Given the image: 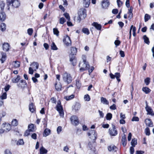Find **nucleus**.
I'll use <instances>...</instances> for the list:
<instances>
[{"mask_svg": "<svg viewBox=\"0 0 154 154\" xmlns=\"http://www.w3.org/2000/svg\"><path fill=\"white\" fill-rule=\"evenodd\" d=\"M116 78L117 80L119 82H120V79H119V78L120 77V73L119 72H116Z\"/></svg>", "mask_w": 154, "mask_h": 154, "instance_id": "obj_48", "label": "nucleus"}, {"mask_svg": "<svg viewBox=\"0 0 154 154\" xmlns=\"http://www.w3.org/2000/svg\"><path fill=\"white\" fill-rule=\"evenodd\" d=\"M2 57L0 59L2 63H3L6 60V55L5 53L2 52L1 53Z\"/></svg>", "mask_w": 154, "mask_h": 154, "instance_id": "obj_19", "label": "nucleus"}, {"mask_svg": "<svg viewBox=\"0 0 154 154\" xmlns=\"http://www.w3.org/2000/svg\"><path fill=\"white\" fill-rule=\"evenodd\" d=\"M88 136H90L91 135H93L94 137H90V138L93 140H95L97 137V134L96 133L95 131L94 130H91L89 131L88 133Z\"/></svg>", "mask_w": 154, "mask_h": 154, "instance_id": "obj_10", "label": "nucleus"}, {"mask_svg": "<svg viewBox=\"0 0 154 154\" xmlns=\"http://www.w3.org/2000/svg\"><path fill=\"white\" fill-rule=\"evenodd\" d=\"M63 41L64 44L67 46H69L71 45V39L70 37L67 35H66L64 37Z\"/></svg>", "mask_w": 154, "mask_h": 154, "instance_id": "obj_8", "label": "nucleus"}, {"mask_svg": "<svg viewBox=\"0 0 154 154\" xmlns=\"http://www.w3.org/2000/svg\"><path fill=\"white\" fill-rule=\"evenodd\" d=\"M76 85L78 88H79L81 85L80 81L79 79H76Z\"/></svg>", "mask_w": 154, "mask_h": 154, "instance_id": "obj_45", "label": "nucleus"}, {"mask_svg": "<svg viewBox=\"0 0 154 154\" xmlns=\"http://www.w3.org/2000/svg\"><path fill=\"white\" fill-rule=\"evenodd\" d=\"M2 127L5 128L3 129L4 131L8 132L11 129V125L8 123H3L2 125Z\"/></svg>", "mask_w": 154, "mask_h": 154, "instance_id": "obj_12", "label": "nucleus"}, {"mask_svg": "<svg viewBox=\"0 0 154 154\" xmlns=\"http://www.w3.org/2000/svg\"><path fill=\"white\" fill-rule=\"evenodd\" d=\"M7 8L10 11L14 8H18L20 5V2L18 0H6Z\"/></svg>", "mask_w": 154, "mask_h": 154, "instance_id": "obj_2", "label": "nucleus"}, {"mask_svg": "<svg viewBox=\"0 0 154 154\" xmlns=\"http://www.w3.org/2000/svg\"><path fill=\"white\" fill-rule=\"evenodd\" d=\"M56 110L59 112L60 115L61 117H63L64 116V112L63 107L61 105V102L60 100H58L57 104L56 106Z\"/></svg>", "mask_w": 154, "mask_h": 154, "instance_id": "obj_6", "label": "nucleus"}, {"mask_svg": "<svg viewBox=\"0 0 154 154\" xmlns=\"http://www.w3.org/2000/svg\"><path fill=\"white\" fill-rule=\"evenodd\" d=\"M51 130L50 129L48 128L45 129L44 132L43 134V136L46 137L49 135L50 133Z\"/></svg>", "mask_w": 154, "mask_h": 154, "instance_id": "obj_25", "label": "nucleus"}, {"mask_svg": "<svg viewBox=\"0 0 154 154\" xmlns=\"http://www.w3.org/2000/svg\"><path fill=\"white\" fill-rule=\"evenodd\" d=\"M55 87L56 89L58 91H60L61 90L62 86L60 84H56L55 85Z\"/></svg>", "mask_w": 154, "mask_h": 154, "instance_id": "obj_39", "label": "nucleus"}, {"mask_svg": "<svg viewBox=\"0 0 154 154\" xmlns=\"http://www.w3.org/2000/svg\"><path fill=\"white\" fill-rule=\"evenodd\" d=\"M71 123L73 125H77L79 123L78 120V118L77 116H72L70 119Z\"/></svg>", "mask_w": 154, "mask_h": 154, "instance_id": "obj_9", "label": "nucleus"}, {"mask_svg": "<svg viewBox=\"0 0 154 154\" xmlns=\"http://www.w3.org/2000/svg\"><path fill=\"white\" fill-rule=\"evenodd\" d=\"M51 49L53 50H57L58 48L54 42H53L51 45Z\"/></svg>", "mask_w": 154, "mask_h": 154, "instance_id": "obj_34", "label": "nucleus"}, {"mask_svg": "<svg viewBox=\"0 0 154 154\" xmlns=\"http://www.w3.org/2000/svg\"><path fill=\"white\" fill-rule=\"evenodd\" d=\"M146 106L145 109L146 111L147 112V114L151 115L152 116H154V113L151 108L149 106L147 102H146Z\"/></svg>", "mask_w": 154, "mask_h": 154, "instance_id": "obj_11", "label": "nucleus"}, {"mask_svg": "<svg viewBox=\"0 0 154 154\" xmlns=\"http://www.w3.org/2000/svg\"><path fill=\"white\" fill-rule=\"evenodd\" d=\"M12 65H13V67L14 69H16L20 67V63L18 61H15L12 62Z\"/></svg>", "mask_w": 154, "mask_h": 154, "instance_id": "obj_20", "label": "nucleus"}, {"mask_svg": "<svg viewBox=\"0 0 154 154\" xmlns=\"http://www.w3.org/2000/svg\"><path fill=\"white\" fill-rule=\"evenodd\" d=\"M40 154H46L48 150L43 146L41 147L40 149Z\"/></svg>", "mask_w": 154, "mask_h": 154, "instance_id": "obj_26", "label": "nucleus"}, {"mask_svg": "<svg viewBox=\"0 0 154 154\" xmlns=\"http://www.w3.org/2000/svg\"><path fill=\"white\" fill-rule=\"evenodd\" d=\"M78 14H80L84 19L86 16V10L84 8H81L78 12Z\"/></svg>", "mask_w": 154, "mask_h": 154, "instance_id": "obj_13", "label": "nucleus"}, {"mask_svg": "<svg viewBox=\"0 0 154 154\" xmlns=\"http://www.w3.org/2000/svg\"><path fill=\"white\" fill-rule=\"evenodd\" d=\"M137 140L136 139L134 138L132 140L131 144L132 146L134 147H135V145L137 144Z\"/></svg>", "mask_w": 154, "mask_h": 154, "instance_id": "obj_37", "label": "nucleus"}, {"mask_svg": "<svg viewBox=\"0 0 154 154\" xmlns=\"http://www.w3.org/2000/svg\"><path fill=\"white\" fill-rule=\"evenodd\" d=\"M117 2L119 7H120L122 4V3L120 0H117Z\"/></svg>", "mask_w": 154, "mask_h": 154, "instance_id": "obj_61", "label": "nucleus"}, {"mask_svg": "<svg viewBox=\"0 0 154 154\" xmlns=\"http://www.w3.org/2000/svg\"><path fill=\"white\" fill-rule=\"evenodd\" d=\"M132 121H137L138 122L139 121V118L137 117L134 116L131 119Z\"/></svg>", "mask_w": 154, "mask_h": 154, "instance_id": "obj_56", "label": "nucleus"}, {"mask_svg": "<svg viewBox=\"0 0 154 154\" xmlns=\"http://www.w3.org/2000/svg\"><path fill=\"white\" fill-rule=\"evenodd\" d=\"M31 137L33 139L36 140L37 139V134L35 133H33L31 135Z\"/></svg>", "mask_w": 154, "mask_h": 154, "instance_id": "obj_60", "label": "nucleus"}, {"mask_svg": "<svg viewBox=\"0 0 154 154\" xmlns=\"http://www.w3.org/2000/svg\"><path fill=\"white\" fill-rule=\"evenodd\" d=\"M101 102L103 104L106 105H108L109 102L105 98L101 97L100 98Z\"/></svg>", "mask_w": 154, "mask_h": 154, "instance_id": "obj_23", "label": "nucleus"}, {"mask_svg": "<svg viewBox=\"0 0 154 154\" xmlns=\"http://www.w3.org/2000/svg\"><path fill=\"white\" fill-rule=\"evenodd\" d=\"M28 130L31 132H33L34 130L33 124H31L29 125L28 126Z\"/></svg>", "mask_w": 154, "mask_h": 154, "instance_id": "obj_40", "label": "nucleus"}, {"mask_svg": "<svg viewBox=\"0 0 154 154\" xmlns=\"http://www.w3.org/2000/svg\"><path fill=\"white\" fill-rule=\"evenodd\" d=\"M110 109L112 110H114L116 109V105L113 104L112 105L110 106Z\"/></svg>", "mask_w": 154, "mask_h": 154, "instance_id": "obj_58", "label": "nucleus"}, {"mask_svg": "<svg viewBox=\"0 0 154 154\" xmlns=\"http://www.w3.org/2000/svg\"><path fill=\"white\" fill-rule=\"evenodd\" d=\"M63 15L69 21L70 20V17L69 14L65 13Z\"/></svg>", "mask_w": 154, "mask_h": 154, "instance_id": "obj_50", "label": "nucleus"}, {"mask_svg": "<svg viewBox=\"0 0 154 154\" xmlns=\"http://www.w3.org/2000/svg\"><path fill=\"white\" fill-rule=\"evenodd\" d=\"M6 17V15L5 13L1 12L0 13V20L3 21H4Z\"/></svg>", "mask_w": 154, "mask_h": 154, "instance_id": "obj_24", "label": "nucleus"}, {"mask_svg": "<svg viewBox=\"0 0 154 154\" xmlns=\"http://www.w3.org/2000/svg\"><path fill=\"white\" fill-rule=\"evenodd\" d=\"M7 94L6 92L3 93L2 95L0 97V100L6 99L7 98Z\"/></svg>", "mask_w": 154, "mask_h": 154, "instance_id": "obj_38", "label": "nucleus"}, {"mask_svg": "<svg viewBox=\"0 0 154 154\" xmlns=\"http://www.w3.org/2000/svg\"><path fill=\"white\" fill-rule=\"evenodd\" d=\"M83 4L85 7H88L90 3V0H83Z\"/></svg>", "mask_w": 154, "mask_h": 154, "instance_id": "obj_28", "label": "nucleus"}, {"mask_svg": "<svg viewBox=\"0 0 154 154\" xmlns=\"http://www.w3.org/2000/svg\"><path fill=\"white\" fill-rule=\"evenodd\" d=\"M66 22V20L63 17L60 18V23L61 24H63Z\"/></svg>", "mask_w": 154, "mask_h": 154, "instance_id": "obj_53", "label": "nucleus"}, {"mask_svg": "<svg viewBox=\"0 0 154 154\" xmlns=\"http://www.w3.org/2000/svg\"><path fill=\"white\" fill-rule=\"evenodd\" d=\"M82 32L85 34L87 35H89L90 33L89 29L87 28H83L82 29Z\"/></svg>", "mask_w": 154, "mask_h": 154, "instance_id": "obj_35", "label": "nucleus"}, {"mask_svg": "<svg viewBox=\"0 0 154 154\" xmlns=\"http://www.w3.org/2000/svg\"><path fill=\"white\" fill-rule=\"evenodd\" d=\"M33 30L32 28H29L27 30V33L29 35H32Z\"/></svg>", "mask_w": 154, "mask_h": 154, "instance_id": "obj_52", "label": "nucleus"}, {"mask_svg": "<svg viewBox=\"0 0 154 154\" xmlns=\"http://www.w3.org/2000/svg\"><path fill=\"white\" fill-rule=\"evenodd\" d=\"M151 18L150 15L148 14H146L144 16V20L145 22L147 21Z\"/></svg>", "mask_w": 154, "mask_h": 154, "instance_id": "obj_41", "label": "nucleus"}, {"mask_svg": "<svg viewBox=\"0 0 154 154\" xmlns=\"http://www.w3.org/2000/svg\"><path fill=\"white\" fill-rule=\"evenodd\" d=\"M130 151L131 154H134V149L133 146H131L130 147Z\"/></svg>", "mask_w": 154, "mask_h": 154, "instance_id": "obj_59", "label": "nucleus"}, {"mask_svg": "<svg viewBox=\"0 0 154 154\" xmlns=\"http://www.w3.org/2000/svg\"><path fill=\"white\" fill-rule=\"evenodd\" d=\"M112 117V115L111 113H107L106 115V119L107 120H110L111 119Z\"/></svg>", "mask_w": 154, "mask_h": 154, "instance_id": "obj_43", "label": "nucleus"}, {"mask_svg": "<svg viewBox=\"0 0 154 154\" xmlns=\"http://www.w3.org/2000/svg\"><path fill=\"white\" fill-rule=\"evenodd\" d=\"M145 122L146 126L149 127H152L153 126L152 122L150 119H146Z\"/></svg>", "mask_w": 154, "mask_h": 154, "instance_id": "obj_15", "label": "nucleus"}, {"mask_svg": "<svg viewBox=\"0 0 154 154\" xmlns=\"http://www.w3.org/2000/svg\"><path fill=\"white\" fill-rule=\"evenodd\" d=\"M18 124V122L16 119H14L11 122V125L13 126H17Z\"/></svg>", "mask_w": 154, "mask_h": 154, "instance_id": "obj_36", "label": "nucleus"}, {"mask_svg": "<svg viewBox=\"0 0 154 154\" xmlns=\"http://www.w3.org/2000/svg\"><path fill=\"white\" fill-rule=\"evenodd\" d=\"M112 13L114 14H116L118 12V10L117 9H113L112 11Z\"/></svg>", "mask_w": 154, "mask_h": 154, "instance_id": "obj_62", "label": "nucleus"}, {"mask_svg": "<svg viewBox=\"0 0 154 154\" xmlns=\"http://www.w3.org/2000/svg\"><path fill=\"white\" fill-rule=\"evenodd\" d=\"M74 95L72 94L70 96H66L64 97L65 99L66 100H69L73 99L74 97Z\"/></svg>", "mask_w": 154, "mask_h": 154, "instance_id": "obj_31", "label": "nucleus"}, {"mask_svg": "<svg viewBox=\"0 0 154 154\" xmlns=\"http://www.w3.org/2000/svg\"><path fill=\"white\" fill-rule=\"evenodd\" d=\"M24 144L23 139H20L17 141V145H23Z\"/></svg>", "mask_w": 154, "mask_h": 154, "instance_id": "obj_44", "label": "nucleus"}, {"mask_svg": "<svg viewBox=\"0 0 154 154\" xmlns=\"http://www.w3.org/2000/svg\"><path fill=\"white\" fill-rule=\"evenodd\" d=\"M79 66L80 67V71H83L89 69V65L88 62H81L79 64Z\"/></svg>", "mask_w": 154, "mask_h": 154, "instance_id": "obj_5", "label": "nucleus"}, {"mask_svg": "<svg viewBox=\"0 0 154 154\" xmlns=\"http://www.w3.org/2000/svg\"><path fill=\"white\" fill-rule=\"evenodd\" d=\"M92 25L94 26L97 30H100L102 28L101 25L97 22H94L92 23Z\"/></svg>", "mask_w": 154, "mask_h": 154, "instance_id": "obj_17", "label": "nucleus"}, {"mask_svg": "<svg viewBox=\"0 0 154 154\" xmlns=\"http://www.w3.org/2000/svg\"><path fill=\"white\" fill-rule=\"evenodd\" d=\"M20 79L19 75H17V78H14L12 79V81L13 83L18 82Z\"/></svg>", "mask_w": 154, "mask_h": 154, "instance_id": "obj_29", "label": "nucleus"}, {"mask_svg": "<svg viewBox=\"0 0 154 154\" xmlns=\"http://www.w3.org/2000/svg\"><path fill=\"white\" fill-rule=\"evenodd\" d=\"M31 67L29 68V73L30 74L33 73L34 71H36L39 67V64L37 62H34L30 64Z\"/></svg>", "mask_w": 154, "mask_h": 154, "instance_id": "obj_3", "label": "nucleus"}, {"mask_svg": "<svg viewBox=\"0 0 154 154\" xmlns=\"http://www.w3.org/2000/svg\"><path fill=\"white\" fill-rule=\"evenodd\" d=\"M145 132L146 135L149 136L150 134V131L149 128L147 127L145 130Z\"/></svg>", "mask_w": 154, "mask_h": 154, "instance_id": "obj_47", "label": "nucleus"}, {"mask_svg": "<svg viewBox=\"0 0 154 154\" xmlns=\"http://www.w3.org/2000/svg\"><path fill=\"white\" fill-rule=\"evenodd\" d=\"M4 154H12V153L10 150L7 149L5 150Z\"/></svg>", "mask_w": 154, "mask_h": 154, "instance_id": "obj_64", "label": "nucleus"}, {"mask_svg": "<svg viewBox=\"0 0 154 154\" xmlns=\"http://www.w3.org/2000/svg\"><path fill=\"white\" fill-rule=\"evenodd\" d=\"M121 43V42L119 40H116L114 42V44L116 47L119 45Z\"/></svg>", "mask_w": 154, "mask_h": 154, "instance_id": "obj_55", "label": "nucleus"}, {"mask_svg": "<svg viewBox=\"0 0 154 154\" xmlns=\"http://www.w3.org/2000/svg\"><path fill=\"white\" fill-rule=\"evenodd\" d=\"M143 39L144 40V42L145 43H146L147 45H149L150 43V42L149 40V39L146 35H144L143 36Z\"/></svg>", "mask_w": 154, "mask_h": 154, "instance_id": "obj_30", "label": "nucleus"}, {"mask_svg": "<svg viewBox=\"0 0 154 154\" xmlns=\"http://www.w3.org/2000/svg\"><path fill=\"white\" fill-rule=\"evenodd\" d=\"M84 99L85 101H89L90 100V98L89 96L87 94L84 96Z\"/></svg>", "mask_w": 154, "mask_h": 154, "instance_id": "obj_49", "label": "nucleus"}, {"mask_svg": "<svg viewBox=\"0 0 154 154\" xmlns=\"http://www.w3.org/2000/svg\"><path fill=\"white\" fill-rule=\"evenodd\" d=\"M0 28L1 30L3 31L6 29V25L4 23H2L0 25Z\"/></svg>", "mask_w": 154, "mask_h": 154, "instance_id": "obj_33", "label": "nucleus"}, {"mask_svg": "<svg viewBox=\"0 0 154 154\" xmlns=\"http://www.w3.org/2000/svg\"><path fill=\"white\" fill-rule=\"evenodd\" d=\"M63 78L64 82L69 84L71 82L72 78L71 75L66 72H65L63 75Z\"/></svg>", "mask_w": 154, "mask_h": 154, "instance_id": "obj_4", "label": "nucleus"}, {"mask_svg": "<svg viewBox=\"0 0 154 154\" xmlns=\"http://www.w3.org/2000/svg\"><path fill=\"white\" fill-rule=\"evenodd\" d=\"M35 106L32 103L30 104L29 107V111L31 112H33L35 111Z\"/></svg>", "mask_w": 154, "mask_h": 154, "instance_id": "obj_22", "label": "nucleus"}, {"mask_svg": "<svg viewBox=\"0 0 154 154\" xmlns=\"http://www.w3.org/2000/svg\"><path fill=\"white\" fill-rule=\"evenodd\" d=\"M122 144L124 146H125L127 144V140H126V137H123L122 139Z\"/></svg>", "mask_w": 154, "mask_h": 154, "instance_id": "obj_32", "label": "nucleus"}, {"mask_svg": "<svg viewBox=\"0 0 154 154\" xmlns=\"http://www.w3.org/2000/svg\"><path fill=\"white\" fill-rule=\"evenodd\" d=\"M71 53L69 55V60L73 66L76 65L77 60L75 55L77 53V49L75 47H71L70 48Z\"/></svg>", "mask_w": 154, "mask_h": 154, "instance_id": "obj_1", "label": "nucleus"}, {"mask_svg": "<svg viewBox=\"0 0 154 154\" xmlns=\"http://www.w3.org/2000/svg\"><path fill=\"white\" fill-rule=\"evenodd\" d=\"M109 134L112 136H115L117 134V131L115 125L112 124V128H110L109 130Z\"/></svg>", "mask_w": 154, "mask_h": 154, "instance_id": "obj_7", "label": "nucleus"}, {"mask_svg": "<svg viewBox=\"0 0 154 154\" xmlns=\"http://www.w3.org/2000/svg\"><path fill=\"white\" fill-rule=\"evenodd\" d=\"M142 91L146 94L149 93L151 91V90L149 88L146 87H143L142 88Z\"/></svg>", "mask_w": 154, "mask_h": 154, "instance_id": "obj_27", "label": "nucleus"}, {"mask_svg": "<svg viewBox=\"0 0 154 154\" xmlns=\"http://www.w3.org/2000/svg\"><path fill=\"white\" fill-rule=\"evenodd\" d=\"M5 6V3L3 2H0V8L1 10L4 9Z\"/></svg>", "mask_w": 154, "mask_h": 154, "instance_id": "obj_51", "label": "nucleus"}, {"mask_svg": "<svg viewBox=\"0 0 154 154\" xmlns=\"http://www.w3.org/2000/svg\"><path fill=\"white\" fill-rule=\"evenodd\" d=\"M150 82V79L147 77L144 80V82L146 85H148Z\"/></svg>", "mask_w": 154, "mask_h": 154, "instance_id": "obj_46", "label": "nucleus"}, {"mask_svg": "<svg viewBox=\"0 0 154 154\" xmlns=\"http://www.w3.org/2000/svg\"><path fill=\"white\" fill-rule=\"evenodd\" d=\"M125 5L127 8H129L130 7L129 0H126L125 3Z\"/></svg>", "mask_w": 154, "mask_h": 154, "instance_id": "obj_63", "label": "nucleus"}, {"mask_svg": "<svg viewBox=\"0 0 154 154\" xmlns=\"http://www.w3.org/2000/svg\"><path fill=\"white\" fill-rule=\"evenodd\" d=\"M30 132L31 131L28 130H26L24 133V136L25 137L28 136L30 135Z\"/></svg>", "mask_w": 154, "mask_h": 154, "instance_id": "obj_54", "label": "nucleus"}, {"mask_svg": "<svg viewBox=\"0 0 154 154\" xmlns=\"http://www.w3.org/2000/svg\"><path fill=\"white\" fill-rule=\"evenodd\" d=\"M72 107L73 109H74L75 111H78L80 109L81 105L79 103L76 102Z\"/></svg>", "mask_w": 154, "mask_h": 154, "instance_id": "obj_21", "label": "nucleus"}, {"mask_svg": "<svg viewBox=\"0 0 154 154\" xmlns=\"http://www.w3.org/2000/svg\"><path fill=\"white\" fill-rule=\"evenodd\" d=\"M2 47L4 51H8L9 50L10 45L7 43H5L3 45Z\"/></svg>", "mask_w": 154, "mask_h": 154, "instance_id": "obj_16", "label": "nucleus"}, {"mask_svg": "<svg viewBox=\"0 0 154 154\" xmlns=\"http://www.w3.org/2000/svg\"><path fill=\"white\" fill-rule=\"evenodd\" d=\"M108 149L109 151H116L118 149L114 145H111L108 146Z\"/></svg>", "mask_w": 154, "mask_h": 154, "instance_id": "obj_18", "label": "nucleus"}, {"mask_svg": "<svg viewBox=\"0 0 154 154\" xmlns=\"http://www.w3.org/2000/svg\"><path fill=\"white\" fill-rule=\"evenodd\" d=\"M54 34L55 35L57 36H58L59 35V31L57 28H54L53 29Z\"/></svg>", "mask_w": 154, "mask_h": 154, "instance_id": "obj_42", "label": "nucleus"}, {"mask_svg": "<svg viewBox=\"0 0 154 154\" xmlns=\"http://www.w3.org/2000/svg\"><path fill=\"white\" fill-rule=\"evenodd\" d=\"M109 5V2L108 0H103L102 2V6L103 8L106 9Z\"/></svg>", "mask_w": 154, "mask_h": 154, "instance_id": "obj_14", "label": "nucleus"}, {"mask_svg": "<svg viewBox=\"0 0 154 154\" xmlns=\"http://www.w3.org/2000/svg\"><path fill=\"white\" fill-rule=\"evenodd\" d=\"M62 130V127L61 126H58L57 128V132L58 134H59Z\"/></svg>", "mask_w": 154, "mask_h": 154, "instance_id": "obj_57", "label": "nucleus"}]
</instances>
